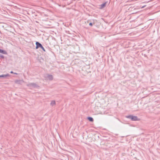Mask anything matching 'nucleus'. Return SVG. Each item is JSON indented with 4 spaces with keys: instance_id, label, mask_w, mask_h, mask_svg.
<instances>
[{
    "instance_id": "obj_1",
    "label": "nucleus",
    "mask_w": 160,
    "mask_h": 160,
    "mask_svg": "<svg viewBox=\"0 0 160 160\" xmlns=\"http://www.w3.org/2000/svg\"><path fill=\"white\" fill-rule=\"evenodd\" d=\"M132 119V120L137 121L138 120V119L136 116H129L127 117Z\"/></svg>"
},
{
    "instance_id": "obj_2",
    "label": "nucleus",
    "mask_w": 160,
    "mask_h": 160,
    "mask_svg": "<svg viewBox=\"0 0 160 160\" xmlns=\"http://www.w3.org/2000/svg\"><path fill=\"white\" fill-rule=\"evenodd\" d=\"M36 48L37 49L39 47L41 48V47H42V45L40 43L38 42H36Z\"/></svg>"
},
{
    "instance_id": "obj_3",
    "label": "nucleus",
    "mask_w": 160,
    "mask_h": 160,
    "mask_svg": "<svg viewBox=\"0 0 160 160\" xmlns=\"http://www.w3.org/2000/svg\"><path fill=\"white\" fill-rule=\"evenodd\" d=\"M0 53L4 54H7V52L0 49Z\"/></svg>"
},
{
    "instance_id": "obj_4",
    "label": "nucleus",
    "mask_w": 160,
    "mask_h": 160,
    "mask_svg": "<svg viewBox=\"0 0 160 160\" xmlns=\"http://www.w3.org/2000/svg\"><path fill=\"white\" fill-rule=\"evenodd\" d=\"M88 119L91 122H93V119L92 118V117H88Z\"/></svg>"
},
{
    "instance_id": "obj_5",
    "label": "nucleus",
    "mask_w": 160,
    "mask_h": 160,
    "mask_svg": "<svg viewBox=\"0 0 160 160\" xmlns=\"http://www.w3.org/2000/svg\"><path fill=\"white\" fill-rule=\"evenodd\" d=\"M51 104L52 105H55V101H52L51 102Z\"/></svg>"
},
{
    "instance_id": "obj_6",
    "label": "nucleus",
    "mask_w": 160,
    "mask_h": 160,
    "mask_svg": "<svg viewBox=\"0 0 160 160\" xmlns=\"http://www.w3.org/2000/svg\"><path fill=\"white\" fill-rule=\"evenodd\" d=\"M106 4V3H105L102 4L101 5V8H104Z\"/></svg>"
},
{
    "instance_id": "obj_7",
    "label": "nucleus",
    "mask_w": 160,
    "mask_h": 160,
    "mask_svg": "<svg viewBox=\"0 0 160 160\" xmlns=\"http://www.w3.org/2000/svg\"><path fill=\"white\" fill-rule=\"evenodd\" d=\"M8 76V75H0V77H6L7 76Z\"/></svg>"
},
{
    "instance_id": "obj_8",
    "label": "nucleus",
    "mask_w": 160,
    "mask_h": 160,
    "mask_svg": "<svg viewBox=\"0 0 160 160\" xmlns=\"http://www.w3.org/2000/svg\"><path fill=\"white\" fill-rule=\"evenodd\" d=\"M41 48L44 51H45V50L44 49V48L43 47V46H42V47H41Z\"/></svg>"
},
{
    "instance_id": "obj_9",
    "label": "nucleus",
    "mask_w": 160,
    "mask_h": 160,
    "mask_svg": "<svg viewBox=\"0 0 160 160\" xmlns=\"http://www.w3.org/2000/svg\"><path fill=\"white\" fill-rule=\"evenodd\" d=\"M89 25L90 26H92V23H89Z\"/></svg>"
},
{
    "instance_id": "obj_10",
    "label": "nucleus",
    "mask_w": 160,
    "mask_h": 160,
    "mask_svg": "<svg viewBox=\"0 0 160 160\" xmlns=\"http://www.w3.org/2000/svg\"><path fill=\"white\" fill-rule=\"evenodd\" d=\"M146 6V5L144 6H143L142 7H141V8H144Z\"/></svg>"
},
{
    "instance_id": "obj_11",
    "label": "nucleus",
    "mask_w": 160,
    "mask_h": 160,
    "mask_svg": "<svg viewBox=\"0 0 160 160\" xmlns=\"http://www.w3.org/2000/svg\"><path fill=\"white\" fill-rule=\"evenodd\" d=\"M11 73H13V72H11Z\"/></svg>"
}]
</instances>
